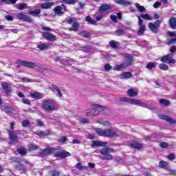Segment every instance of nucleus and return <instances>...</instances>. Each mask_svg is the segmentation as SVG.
Wrapping results in <instances>:
<instances>
[{
  "instance_id": "59",
  "label": "nucleus",
  "mask_w": 176,
  "mask_h": 176,
  "mask_svg": "<svg viewBox=\"0 0 176 176\" xmlns=\"http://www.w3.org/2000/svg\"><path fill=\"white\" fill-rule=\"evenodd\" d=\"M168 45H173V43H176V38H170L168 41Z\"/></svg>"
},
{
  "instance_id": "64",
  "label": "nucleus",
  "mask_w": 176,
  "mask_h": 176,
  "mask_svg": "<svg viewBox=\"0 0 176 176\" xmlns=\"http://www.w3.org/2000/svg\"><path fill=\"white\" fill-rule=\"evenodd\" d=\"M167 34L169 36H171V37L176 36V33L174 32H168Z\"/></svg>"
},
{
  "instance_id": "14",
  "label": "nucleus",
  "mask_w": 176,
  "mask_h": 176,
  "mask_svg": "<svg viewBox=\"0 0 176 176\" xmlns=\"http://www.w3.org/2000/svg\"><path fill=\"white\" fill-rule=\"evenodd\" d=\"M1 86L6 94L8 95L12 93V88L10 84L8 82H2Z\"/></svg>"
},
{
  "instance_id": "7",
  "label": "nucleus",
  "mask_w": 176,
  "mask_h": 176,
  "mask_svg": "<svg viewBox=\"0 0 176 176\" xmlns=\"http://www.w3.org/2000/svg\"><path fill=\"white\" fill-rule=\"evenodd\" d=\"M57 152V148L54 147L51 148H47L41 152L38 153L39 157H43L44 156H47L48 155H50L52 153H56Z\"/></svg>"
},
{
  "instance_id": "1",
  "label": "nucleus",
  "mask_w": 176,
  "mask_h": 176,
  "mask_svg": "<svg viewBox=\"0 0 176 176\" xmlns=\"http://www.w3.org/2000/svg\"><path fill=\"white\" fill-rule=\"evenodd\" d=\"M91 109H87L85 110V115L88 117H93V116H98V115H105L106 116H108L109 114H107V112H108V108L97 104H90Z\"/></svg>"
},
{
  "instance_id": "36",
  "label": "nucleus",
  "mask_w": 176,
  "mask_h": 176,
  "mask_svg": "<svg viewBox=\"0 0 176 176\" xmlns=\"http://www.w3.org/2000/svg\"><path fill=\"white\" fill-rule=\"evenodd\" d=\"M146 68H147V69H153V68H156V63L150 62L146 65Z\"/></svg>"
},
{
  "instance_id": "13",
  "label": "nucleus",
  "mask_w": 176,
  "mask_h": 176,
  "mask_svg": "<svg viewBox=\"0 0 176 176\" xmlns=\"http://www.w3.org/2000/svg\"><path fill=\"white\" fill-rule=\"evenodd\" d=\"M16 17L19 20H23V21H26V23H32V21H33V20L31 19V17H30L28 15H25L23 13L16 14Z\"/></svg>"
},
{
  "instance_id": "62",
  "label": "nucleus",
  "mask_w": 176,
  "mask_h": 176,
  "mask_svg": "<svg viewBox=\"0 0 176 176\" xmlns=\"http://www.w3.org/2000/svg\"><path fill=\"white\" fill-rule=\"evenodd\" d=\"M160 146L161 148H167L168 146V144L166 142H161Z\"/></svg>"
},
{
  "instance_id": "53",
  "label": "nucleus",
  "mask_w": 176,
  "mask_h": 176,
  "mask_svg": "<svg viewBox=\"0 0 176 176\" xmlns=\"http://www.w3.org/2000/svg\"><path fill=\"white\" fill-rule=\"evenodd\" d=\"M22 126L23 127H28L30 126V121L28 120H23L22 122Z\"/></svg>"
},
{
  "instance_id": "61",
  "label": "nucleus",
  "mask_w": 176,
  "mask_h": 176,
  "mask_svg": "<svg viewBox=\"0 0 176 176\" xmlns=\"http://www.w3.org/2000/svg\"><path fill=\"white\" fill-rule=\"evenodd\" d=\"M159 6H162V3L157 1L153 4V8H155V9H157V8H159Z\"/></svg>"
},
{
  "instance_id": "24",
  "label": "nucleus",
  "mask_w": 176,
  "mask_h": 176,
  "mask_svg": "<svg viewBox=\"0 0 176 176\" xmlns=\"http://www.w3.org/2000/svg\"><path fill=\"white\" fill-rule=\"evenodd\" d=\"M159 118L162 119L163 120H166V122H168L169 123H175L173 118L164 115H159Z\"/></svg>"
},
{
  "instance_id": "3",
  "label": "nucleus",
  "mask_w": 176,
  "mask_h": 176,
  "mask_svg": "<svg viewBox=\"0 0 176 176\" xmlns=\"http://www.w3.org/2000/svg\"><path fill=\"white\" fill-rule=\"evenodd\" d=\"M137 17L138 19V25L140 27L138 34V35H144V32H145V25H144V20L152 21V20H153V18L148 14H142L140 16H137ZM142 19H144V20H142Z\"/></svg>"
},
{
  "instance_id": "50",
  "label": "nucleus",
  "mask_w": 176,
  "mask_h": 176,
  "mask_svg": "<svg viewBox=\"0 0 176 176\" xmlns=\"http://www.w3.org/2000/svg\"><path fill=\"white\" fill-rule=\"evenodd\" d=\"M16 168H18L19 171H21V173H24L25 171V167L24 165L19 164L16 166Z\"/></svg>"
},
{
  "instance_id": "43",
  "label": "nucleus",
  "mask_w": 176,
  "mask_h": 176,
  "mask_svg": "<svg viewBox=\"0 0 176 176\" xmlns=\"http://www.w3.org/2000/svg\"><path fill=\"white\" fill-rule=\"evenodd\" d=\"M160 103L162 104V105H165V107H168V105H170V101L168 100H166L164 99H161L160 100Z\"/></svg>"
},
{
  "instance_id": "39",
  "label": "nucleus",
  "mask_w": 176,
  "mask_h": 176,
  "mask_svg": "<svg viewBox=\"0 0 176 176\" xmlns=\"http://www.w3.org/2000/svg\"><path fill=\"white\" fill-rule=\"evenodd\" d=\"M36 135H38V137H45V135H49V132H45L43 131H40L36 132Z\"/></svg>"
},
{
  "instance_id": "8",
  "label": "nucleus",
  "mask_w": 176,
  "mask_h": 176,
  "mask_svg": "<svg viewBox=\"0 0 176 176\" xmlns=\"http://www.w3.org/2000/svg\"><path fill=\"white\" fill-rule=\"evenodd\" d=\"M160 21L157 20L155 23L151 22L148 24V28L151 30L152 32H154V34H157L159 32V28H160Z\"/></svg>"
},
{
  "instance_id": "44",
  "label": "nucleus",
  "mask_w": 176,
  "mask_h": 176,
  "mask_svg": "<svg viewBox=\"0 0 176 176\" xmlns=\"http://www.w3.org/2000/svg\"><path fill=\"white\" fill-rule=\"evenodd\" d=\"M76 168H78V170H87V166H82V163L78 162L76 165Z\"/></svg>"
},
{
  "instance_id": "15",
  "label": "nucleus",
  "mask_w": 176,
  "mask_h": 176,
  "mask_svg": "<svg viewBox=\"0 0 176 176\" xmlns=\"http://www.w3.org/2000/svg\"><path fill=\"white\" fill-rule=\"evenodd\" d=\"M68 156H71V153H69L68 151H63L59 153H55V157L65 159V157H68Z\"/></svg>"
},
{
  "instance_id": "26",
  "label": "nucleus",
  "mask_w": 176,
  "mask_h": 176,
  "mask_svg": "<svg viewBox=\"0 0 176 176\" xmlns=\"http://www.w3.org/2000/svg\"><path fill=\"white\" fill-rule=\"evenodd\" d=\"M30 96L32 97V98H37V100L43 98V94L40 92H35V93L30 94Z\"/></svg>"
},
{
  "instance_id": "6",
  "label": "nucleus",
  "mask_w": 176,
  "mask_h": 176,
  "mask_svg": "<svg viewBox=\"0 0 176 176\" xmlns=\"http://www.w3.org/2000/svg\"><path fill=\"white\" fill-rule=\"evenodd\" d=\"M100 153L102 155L101 159L103 160H113V157L109 153H115V150L112 148L107 147L100 150Z\"/></svg>"
},
{
  "instance_id": "51",
  "label": "nucleus",
  "mask_w": 176,
  "mask_h": 176,
  "mask_svg": "<svg viewBox=\"0 0 176 176\" xmlns=\"http://www.w3.org/2000/svg\"><path fill=\"white\" fill-rule=\"evenodd\" d=\"M175 154L174 153H170L167 156V159H168V160L173 161V160H175Z\"/></svg>"
},
{
  "instance_id": "47",
  "label": "nucleus",
  "mask_w": 176,
  "mask_h": 176,
  "mask_svg": "<svg viewBox=\"0 0 176 176\" xmlns=\"http://www.w3.org/2000/svg\"><path fill=\"white\" fill-rule=\"evenodd\" d=\"M116 33L117 34V35L120 36V35H124V34H126V31H124L122 29H118L116 31Z\"/></svg>"
},
{
  "instance_id": "48",
  "label": "nucleus",
  "mask_w": 176,
  "mask_h": 176,
  "mask_svg": "<svg viewBox=\"0 0 176 176\" xmlns=\"http://www.w3.org/2000/svg\"><path fill=\"white\" fill-rule=\"evenodd\" d=\"M22 80H23V82H25L26 83L36 82V80H32V79L28 78H22Z\"/></svg>"
},
{
  "instance_id": "4",
  "label": "nucleus",
  "mask_w": 176,
  "mask_h": 176,
  "mask_svg": "<svg viewBox=\"0 0 176 176\" xmlns=\"http://www.w3.org/2000/svg\"><path fill=\"white\" fill-rule=\"evenodd\" d=\"M124 57L125 62L120 65L114 66L113 68V71H120V69H124L133 64V54H126Z\"/></svg>"
},
{
  "instance_id": "30",
  "label": "nucleus",
  "mask_w": 176,
  "mask_h": 176,
  "mask_svg": "<svg viewBox=\"0 0 176 176\" xmlns=\"http://www.w3.org/2000/svg\"><path fill=\"white\" fill-rule=\"evenodd\" d=\"M131 146H132V148H134L135 149H142V148H144L142 146V144L135 142H132L131 144Z\"/></svg>"
},
{
  "instance_id": "19",
  "label": "nucleus",
  "mask_w": 176,
  "mask_h": 176,
  "mask_svg": "<svg viewBox=\"0 0 176 176\" xmlns=\"http://www.w3.org/2000/svg\"><path fill=\"white\" fill-rule=\"evenodd\" d=\"M111 8L112 6L109 4H102L101 6L99 7L98 10L99 12L104 13V12H107V10H109Z\"/></svg>"
},
{
  "instance_id": "40",
  "label": "nucleus",
  "mask_w": 176,
  "mask_h": 176,
  "mask_svg": "<svg viewBox=\"0 0 176 176\" xmlns=\"http://www.w3.org/2000/svg\"><path fill=\"white\" fill-rule=\"evenodd\" d=\"M159 68H160V69H162V71H168V65H167L164 63L160 64Z\"/></svg>"
},
{
  "instance_id": "28",
  "label": "nucleus",
  "mask_w": 176,
  "mask_h": 176,
  "mask_svg": "<svg viewBox=\"0 0 176 176\" xmlns=\"http://www.w3.org/2000/svg\"><path fill=\"white\" fill-rule=\"evenodd\" d=\"M135 6L140 13H144V12H146V9L145 8V7H144V6H140V4L138 3H135Z\"/></svg>"
},
{
  "instance_id": "60",
  "label": "nucleus",
  "mask_w": 176,
  "mask_h": 176,
  "mask_svg": "<svg viewBox=\"0 0 176 176\" xmlns=\"http://www.w3.org/2000/svg\"><path fill=\"white\" fill-rule=\"evenodd\" d=\"M104 69H105V71H107V72L111 71V69H112V66H111V65H109V64H107V65L104 66Z\"/></svg>"
},
{
  "instance_id": "12",
  "label": "nucleus",
  "mask_w": 176,
  "mask_h": 176,
  "mask_svg": "<svg viewBox=\"0 0 176 176\" xmlns=\"http://www.w3.org/2000/svg\"><path fill=\"white\" fill-rule=\"evenodd\" d=\"M67 10L65 6L62 4L61 6H57L54 8V12L56 14H64V12Z\"/></svg>"
},
{
  "instance_id": "35",
  "label": "nucleus",
  "mask_w": 176,
  "mask_h": 176,
  "mask_svg": "<svg viewBox=\"0 0 176 176\" xmlns=\"http://www.w3.org/2000/svg\"><path fill=\"white\" fill-rule=\"evenodd\" d=\"M86 21H87L89 24H92L93 25H96V24H97V21L94 19H91L90 16H87L86 17Z\"/></svg>"
},
{
  "instance_id": "32",
  "label": "nucleus",
  "mask_w": 176,
  "mask_h": 176,
  "mask_svg": "<svg viewBox=\"0 0 176 176\" xmlns=\"http://www.w3.org/2000/svg\"><path fill=\"white\" fill-rule=\"evenodd\" d=\"M28 4L27 3H19L16 4V8L19 9V10H24V9H27Z\"/></svg>"
},
{
  "instance_id": "23",
  "label": "nucleus",
  "mask_w": 176,
  "mask_h": 176,
  "mask_svg": "<svg viewBox=\"0 0 176 176\" xmlns=\"http://www.w3.org/2000/svg\"><path fill=\"white\" fill-rule=\"evenodd\" d=\"M2 110L6 112V113H8V115H10V113H13L14 109L12 107L3 106L2 107Z\"/></svg>"
},
{
  "instance_id": "49",
  "label": "nucleus",
  "mask_w": 176,
  "mask_h": 176,
  "mask_svg": "<svg viewBox=\"0 0 176 176\" xmlns=\"http://www.w3.org/2000/svg\"><path fill=\"white\" fill-rule=\"evenodd\" d=\"M50 176H60V172L57 170H51L50 172Z\"/></svg>"
},
{
  "instance_id": "52",
  "label": "nucleus",
  "mask_w": 176,
  "mask_h": 176,
  "mask_svg": "<svg viewBox=\"0 0 176 176\" xmlns=\"http://www.w3.org/2000/svg\"><path fill=\"white\" fill-rule=\"evenodd\" d=\"M81 35L84 38H90V36H91L90 33H89L87 32H81Z\"/></svg>"
},
{
  "instance_id": "22",
  "label": "nucleus",
  "mask_w": 176,
  "mask_h": 176,
  "mask_svg": "<svg viewBox=\"0 0 176 176\" xmlns=\"http://www.w3.org/2000/svg\"><path fill=\"white\" fill-rule=\"evenodd\" d=\"M169 27L173 30H176V19L174 16L170 17L169 19Z\"/></svg>"
},
{
  "instance_id": "33",
  "label": "nucleus",
  "mask_w": 176,
  "mask_h": 176,
  "mask_svg": "<svg viewBox=\"0 0 176 176\" xmlns=\"http://www.w3.org/2000/svg\"><path fill=\"white\" fill-rule=\"evenodd\" d=\"M28 14H30V16H38V14H41V10H30L28 12Z\"/></svg>"
},
{
  "instance_id": "58",
  "label": "nucleus",
  "mask_w": 176,
  "mask_h": 176,
  "mask_svg": "<svg viewBox=\"0 0 176 176\" xmlns=\"http://www.w3.org/2000/svg\"><path fill=\"white\" fill-rule=\"evenodd\" d=\"M78 120H79V122H80V123H84V124H85V123H89V120H87V119H86V118H80L78 119Z\"/></svg>"
},
{
  "instance_id": "42",
  "label": "nucleus",
  "mask_w": 176,
  "mask_h": 176,
  "mask_svg": "<svg viewBox=\"0 0 176 176\" xmlns=\"http://www.w3.org/2000/svg\"><path fill=\"white\" fill-rule=\"evenodd\" d=\"M98 123H99L100 124H102L103 126H111V124L108 122V121H104L102 120H100L97 121Z\"/></svg>"
},
{
  "instance_id": "34",
  "label": "nucleus",
  "mask_w": 176,
  "mask_h": 176,
  "mask_svg": "<svg viewBox=\"0 0 176 176\" xmlns=\"http://www.w3.org/2000/svg\"><path fill=\"white\" fill-rule=\"evenodd\" d=\"M127 94L128 96H129V97H135V96H137V94H138L137 93V91H135L134 89H130L128 90Z\"/></svg>"
},
{
  "instance_id": "37",
  "label": "nucleus",
  "mask_w": 176,
  "mask_h": 176,
  "mask_svg": "<svg viewBox=\"0 0 176 176\" xmlns=\"http://www.w3.org/2000/svg\"><path fill=\"white\" fill-rule=\"evenodd\" d=\"M66 5H75L78 0H62Z\"/></svg>"
},
{
  "instance_id": "55",
  "label": "nucleus",
  "mask_w": 176,
  "mask_h": 176,
  "mask_svg": "<svg viewBox=\"0 0 176 176\" xmlns=\"http://www.w3.org/2000/svg\"><path fill=\"white\" fill-rule=\"evenodd\" d=\"M110 19L113 23H118V16L116 15H111Z\"/></svg>"
},
{
  "instance_id": "5",
  "label": "nucleus",
  "mask_w": 176,
  "mask_h": 176,
  "mask_svg": "<svg viewBox=\"0 0 176 176\" xmlns=\"http://www.w3.org/2000/svg\"><path fill=\"white\" fill-rule=\"evenodd\" d=\"M96 133L100 137H116L118 133L113 129H96Z\"/></svg>"
},
{
  "instance_id": "46",
  "label": "nucleus",
  "mask_w": 176,
  "mask_h": 176,
  "mask_svg": "<svg viewBox=\"0 0 176 176\" xmlns=\"http://www.w3.org/2000/svg\"><path fill=\"white\" fill-rule=\"evenodd\" d=\"M109 45L113 49H118V43L115 42V41H111Z\"/></svg>"
},
{
  "instance_id": "54",
  "label": "nucleus",
  "mask_w": 176,
  "mask_h": 176,
  "mask_svg": "<svg viewBox=\"0 0 176 176\" xmlns=\"http://www.w3.org/2000/svg\"><path fill=\"white\" fill-rule=\"evenodd\" d=\"M38 149V146L34 144H31L29 146V151H36Z\"/></svg>"
},
{
  "instance_id": "20",
  "label": "nucleus",
  "mask_w": 176,
  "mask_h": 176,
  "mask_svg": "<svg viewBox=\"0 0 176 176\" xmlns=\"http://www.w3.org/2000/svg\"><path fill=\"white\" fill-rule=\"evenodd\" d=\"M52 47V44L42 43L37 45V48L40 50H48Z\"/></svg>"
},
{
  "instance_id": "17",
  "label": "nucleus",
  "mask_w": 176,
  "mask_h": 176,
  "mask_svg": "<svg viewBox=\"0 0 176 176\" xmlns=\"http://www.w3.org/2000/svg\"><path fill=\"white\" fill-rule=\"evenodd\" d=\"M108 145L107 142H100V141H93L92 142V147L98 148V146H107Z\"/></svg>"
},
{
  "instance_id": "18",
  "label": "nucleus",
  "mask_w": 176,
  "mask_h": 176,
  "mask_svg": "<svg viewBox=\"0 0 176 176\" xmlns=\"http://www.w3.org/2000/svg\"><path fill=\"white\" fill-rule=\"evenodd\" d=\"M10 140V144H14V142H17V134L14 132H12L10 131H8Z\"/></svg>"
},
{
  "instance_id": "41",
  "label": "nucleus",
  "mask_w": 176,
  "mask_h": 176,
  "mask_svg": "<svg viewBox=\"0 0 176 176\" xmlns=\"http://www.w3.org/2000/svg\"><path fill=\"white\" fill-rule=\"evenodd\" d=\"M168 166V163L166 161H161L159 163L160 168H164V167H167Z\"/></svg>"
},
{
  "instance_id": "10",
  "label": "nucleus",
  "mask_w": 176,
  "mask_h": 176,
  "mask_svg": "<svg viewBox=\"0 0 176 176\" xmlns=\"http://www.w3.org/2000/svg\"><path fill=\"white\" fill-rule=\"evenodd\" d=\"M17 64H19V65H22L23 67H27L28 68H36V67H38L36 63L31 61L18 60Z\"/></svg>"
},
{
  "instance_id": "27",
  "label": "nucleus",
  "mask_w": 176,
  "mask_h": 176,
  "mask_svg": "<svg viewBox=\"0 0 176 176\" xmlns=\"http://www.w3.org/2000/svg\"><path fill=\"white\" fill-rule=\"evenodd\" d=\"M96 21H100L104 18V12L98 10V12L95 14Z\"/></svg>"
},
{
  "instance_id": "16",
  "label": "nucleus",
  "mask_w": 176,
  "mask_h": 176,
  "mask_svg": "<svg viewBox=\"0 0 176 176\" xmlns=\"http://www.w3.org/2000/svg\"><path fill=\"white\" fill-rule=\"evenodd\" d=\"M43 38H45L47 41H56V36H54V34L50 33V32H45L43 33Z\"/></svg>"
},
{
  "instance_id": "31",
  "label": "nucleus",
  "mask_w": 176,
  "mask_h": 176,
  "mask_svg": "<svg viewBox=\"0 0 176 176\" xmlns=\"http://www.w3.org/2000/svg\"><path fill=\"white\" fill-rule=\"evenodd\" d=\"M53 5V3H44L41 4L42 9H50Z\"/></svg>"
},
{
  "instance_id": "9",
  "label": "nucleus",
  "mask_w": 176,
  "mask_h": 176,
  "mask_svg": "<svg viewBox=\"0 0 176 176\" xmlns=\"http://www.w3.org/2000/svg\"><path fill=\"white\" fill-rule=\"evenodd\" d=\"M43 107L48 112L54 111V102L53 100H45L43 102Z\"/></svg>"
},
{
  "instance_id": "11",
  "label": "nucleus",
  "mask_w": 176,
  "mask_h": 176,
  "mask_svg": "<svg viewBox=\"0 0 176 176\" xmlns=\"http://www.w3.org/2000/svg\"><path fill=\"white\" fill-rule=\"evenodd\" d=\"M162 63H168V64H174L175 59H174V54H169L161 58Z\"/></svg>"
},
{
  "instance_id": "29",
  "label": "nucleus",
  "mask_w": 176,
  "mask_h": 176,
  "mask_svg": "<svg viewBox=\"0 0 176 176\" xmlns=\"http://www.w3.org/2000/svg\"><path fill=\"white\" fill-rule=\"evenodd\" d=\"M51 87H52L54 91H57L58 96L60 97V98H61V97H63V93H61L60 88H58V86L54 84L51 85Z\"/></svg>"
},
{
  "instance_id": "25",
  "label": "nucleus",
  "mask_w": 176,
  "mask_h": 176,
  "mask_svg": "<svg viewBox=\"0 0 176 176\" xmlns=\"http://www.w3.org/2000/svg\"><path fill=\"white\" fill-rule=\"evenodd\" d=\"M116 3H118V5H122V6H131V2L126 1L124 0H116Z\"/></svg>"
},
{
  "instance_id": "63",
  "label": "nucleus",
  "mask_w": 176,
  "mask_h": 176,
  "mask_svg": "<svg viewBox=\"0 0 176 176\" xmlns=\"http://www.w3.org/2000/svg\"><path fill=\"white\" fill-rule=\"evenodd\" d=\"M6 19L8 20V21H13V16L10 15L6 16Z\"/></svg>"
},
{
  "instance_id": "2",
  "label": "nucleus",
  "mask_w": 176,
  "mask_h": 176,
  "mask_svg": "<svg viewBox=\"0 0 176 176\" xmlns=\"http://www.w3.org/2000/svg\"><path fill=\"white\" fill-rule=\"evenodd\" d=\"M119 101L121 102H129V104H132V105H138V107H142L143 108H147V109H153V106L149 104L146 102H144L141 100H138L137 99H133L130 98H120Z\"/></svg>"
},
{
  "instance_id": "21",
  "label": "nucleus",
  "mask_w": 176,
  "mask_h": 176,
  "mask_svg": "<svg viewBox=\"0 0 176 176\" xmlns=\"http://www.w3.org/2000/svg\"><path fill=\"white\" fill-rule=\"evenodd\" d=\"M133 74L130 72H125L120 74L119 78L121 79H130Z\"/></svg>"
},
{
  "instance_id": "56",
  "label": "nucleus",
  "mask_w": 176,
  "mask_h": 176,
  "mask_svg": "<svg viewBox=\"0 0 176 176\" xmlns=\"http://www.w3.org/2000/svg\"><path fill=\"white\" fill-rule=\"evenodd\" d=\"M6 34H9V32H14V34H17L18 30L16 29H11V30H5Z\"/></svg>"
},
{
  "instance_id": "45",
  "label": "nucleus",
  "mask_w": 176,
  "mask_h": 176,
  "mask_svg": "<svg viewBox=\"0 0 176 176\" xmlns=\"http://www.w3.org/2000/svg\"><path fill=\"white\" fill-rule=\"evenodd\" d=\"M18 152L19 153H20V155H21L22 156H24L25 155H27V150L24 148H20L18 149Z\"/></svg>"
},
{
  "instance_id": "38",
  "label": "nucleus",
  "mask_w": 176,
  "mask_h": 176,
  "mask_svg": "<svg viewBox=\"0 0 176 176\" xmlns=\"http://www.w3.org/2000/svg\"><path fill=\"white\" fill-rule=\"evenodd\" d=\"M79 28V23H74L72 24V28H69V31H77Z\"/></svg>"
},
{
  "instance_id": "57",
  "label": "nucleus",
  "mask_w": 176,
  "mask_h": 176,
  "mask_svg": "<svg viewBox=\"0 0 176 176\" xmlns=\"http://www.w3.org/2000/svg\"><path fill=\"white\" fill-rule=\"evenodd\" d=\"M22 102L23 104H27V105H31V101H30V100L26 99V98H23L22 99Z\"/></svg>"
}]
</instances>
